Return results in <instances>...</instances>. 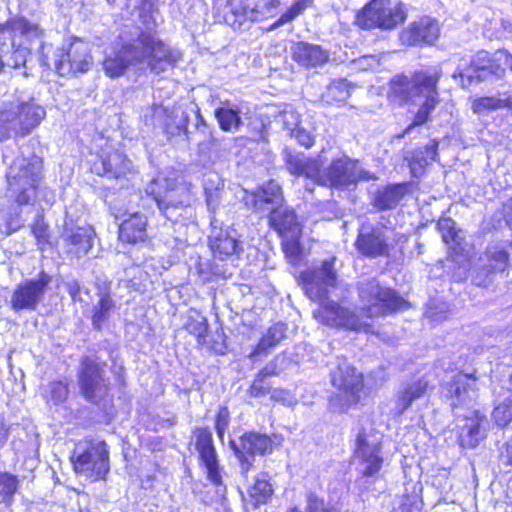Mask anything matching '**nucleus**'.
<instances>
[{"label":"nucleus","mask_w":512,"mask_h":512,"mask_svg":"<svg viewBox=\"0 0 512 512\" xmlns=\"http://www.w3.org/2000/svg\"><path fill=\"white\" fill-rule=\"evenodd\" d=\"M20 34L26 37H38L42 31L37 24L29 22L25 18H14L0 26V34Z\"/></svg>","instance_id":"39"},{"label":"nucleus","mask_w":512,"mask_h":512,"mask_svg":"<svg viewBox=\"0 0 512 512\" xmlns=\"http://www.w3.org/2000/svg\"><path fill=\"white\" fill-rule=\"evenodd\" d=\"M230 413L226 406H221L216 416L215 430L220 439L223 438L229 425Z\"/></svg>","instance_id":"52"},{"label":"nucleus","mask_w":512,"mask_h":512,"mask_svg":"<svg viewBox=\"0 0 512 512\" xmlns=\"http://www.w3.org/2000/svg\"><path fill=\"white\" fill-rule=\"evenodd\" d=\"M313 0H298L295 2L291 8L286 11L276 22L271 25V29H276L286 23L293 21L296 17L301 15L309 5H311Z\"/></svg>","instance_id":"45"},{"label":"nucleus","mask_w":512,"mask_h":512,"mask_svg":"<svg viewBox=\"0 0 512 512\" xmlns=\"http://www.w3.org/2000/svg\"><path fill=\"white\" fill-rule=\"evenodd\" d=\"M292 59L301 67L316 69L329 62L330 52L321 45L299 41L291 47Z\"/></svg>","instance_id":"22"},{"label":"nucleus","mask_w":512,"mask_h":512,"mask_svg":"<svg viewBox=\"0 0 512 512\" xmlns=\"http://www.w3.org/2000/svg\"><path fill=\"white\" fill-rule=\"evenodd\" d=\"M441 70H425L406 74H396L389 82V99L398 105H419L413 122L400 137L410 134L417 127L424 125L431 112L439 104L438 82Z\"/></svg>","instance_id":"3"},{"label":"nucleus","mask_w":512,"mask_h":512,"mask_svg":"<svg viewBox=\"0 0 512 512\" xmlns=\"http://www.w3.org/2000/svg\"><path fill=\"white\" fill-rule=\"evenodd\" d=\"M501 102H503V108H511L512 109V95H509L505 98H501Z\"/></svg>","instance_id":"64"},{"label":"nucleus","mask_w":512,"mask_h":512,"mask_svg":"<svg viewBox=\"0 0 512 512\" xmlns=\"http://www.w3.org/2000/svg\"><path fill=\"white\" fill-rule=\"evenodd\" d=\"M501 459L504 463L512 465V438L503 446L501 450Z\"/></svg>","instance_id":"60"},{"label":"nucleus","mask_w":512,"mask_h":512,"mask_svg":"<svg viewBox=\"0 0 512 512\" xmlns=\"http://www.w3.org/2000/svg\"><path fill=\"white\" fill-rule=\"evenodd\" d=\"M181 56L179 50L165 44L154 33L141 30L123 42L114 56L104 60L103 69L111 78L122 76L130 66L142 72L160 74L173 68Z\"/></svg>","instance_id":"2"},{"label":"nucleus","mask_w":512,"mask_h":512,"mask_svg":"<svg viewBox=\"0 0 512 512\" xmlns=\"http://www.w3.org/2000/svg\"><path fill=\"white\" fill-rule=\"evenodd\" d=\"M330 383L340 395L331 398L330 405L335 411L344 412L352 404H357L363 393V376L346 359L338 358L330 371Z\"/></svg>","instance_id":"8"},{"label":"nucleus","mask_w":512,"mask_h":512,"mask_svg":"<svg viewBox=\"0 0 512 512\" xmlns=\"http://www.w3.org/2000/svg\"><path fill=\"white\" fill-rule=\"evenodd\" d=\"M291 137L295 138L298 143L305 148H310L314 143V138L309 131L300 127L299 125L293 129V132L290 134Z\"/></svg>","instance_id":"55"},{"label":"nucleus","mask_w":512,"mask_h":512,"mask_svg":"<svg viewBox=\"0 0 512 512\" xmlns=\"http://www.w3.org/2000/svg\"><path fill=\"white\" fill-rule=\"evenodd\" d=\"M284 394H286L285 391L283 390H274L272 392V398L275 399V400H283L284 398L282 397Z\"/></svg>","instance_id":"63"},{"label":"nucleus","mask_w":512,"mask_h":512,"mask_svg":"<svg viewBox=\"0 0 512 512\" xmlns=\"http://www.w3.org/2000/svg\"><path fill=\"white\" fill-rule=\"evenodd\" d=\"M269 222L282 237L284 236H300L301 225L297 220L294 210L287 206L272 208L269 214Z\"/></svg>","instance_id":"29"},{"label":"nucleus","mask_w":512,"mask_h":512,"mask_svg":"<svg viewBox=\"0 0 512 512\" xmlns=\"http://www.w3.org/2000/svg\"><path fill=\"white\" fill-rule=\"evenodd\" d=\"M334 260L324 261L319 268L301 274L305 294L319 307L313 311V317L321 324L331 327H343L353 331L368 332L371 325L366 319L384 316L408 307L405 299L391 289L381 286L375 278L357 283L362 315L355 310L328 300L329 291L336 287L337 274Z\"/></svg>","instance_id":"1"},{"label":"nucleus","mask_w":512,"mask_h":512,"mask_svg":"<svg viewBox=\"0 0 512 512\" xmlns=\"http://www.w3.org/2000/svg\"><path fill=\"white\" fill-rule=\"evenodd\" d=\"M119 239L130 244L145 242L147 239V217L138 212L129 214L120 224Z\"/></svg>","instance_id":"28"},{"label":"nucleus","mask_w":512,"mask_h":512,"mask_svg":"<svg viewBox=\"0 0 512 512\" xmlns=\"http://www.w3.org/2000/svg\"><path fill=\"white\" fill-rule=\"evenodd\" d=\"M230 447L239 462L240 473L247 477L256 455H265L272 451L273 442L265 434L256 432L244 433L237 440H230Z\"/></svg>","instance_id":"12"},{"label":"nucleus","mask_w":512,"mask_h":512,"mask_svg":"<svg viewBox=\"0 0 512 512\" xmlns=\"http://www.w3.org/2000/svg\"><path fill=\"white\" fill-rule=\"evenodd\" d=\"M244 201L246 206L253 208L255 211L270 214L272 208L283 205L281 187L277 182L271 180L256 191L247 194Z\"/></svg>","instance_id":"21"},{"label":"nucleus","mask_w":512,"mask_h":512,"mask_svg":"<svg viewBox=\"0 0 512 512\" xmlns=\"http://www.w3.org/2000/svg\"><path fill=\"white\" fill-rule=\"evenodd\" d=\"M94 235L95 232L91 226L69 228L66 225L63 239L67 244L68 252L81 257L92 248Z\"/></svg>","instance_id":"26"},{"label":"nucleus","mask_w":512,"mask_h":512,"mask_svg":"<svg viewBox=\"0 0 512 512\" xmlns=\"http://www.w3.org/2000/svg\"><path fill=\"white\" fill-rule=\"evenodd\" d=\"M439 35V26L436 20L424 17L414 22L402 34V39L409 45H420L433 43Z\"/></svg>","instance_id":"25"},{"label":"nucleus","mask_w":512,"mask_h":512,"mask_svg":"<svg viewBox=\"0 0 512 512\" xmlns=\"http://www.w3.org/2000/svg\"><path fill=\"white\" fill-rule=\"evenodd\" d=\"M407 193V184H390L375 191L372 205L379 211L395 209Z\"/></svg>","instance_id":"30"},{"label":"nucleus","mask_w":512,"mask_h":512,"mask_svg":"<svg viewBox=\"0 0 512 512\" xmlns=\"http://www.w3.org/2000/svg\"><path fill=\"white\" fill-rule=\"evenodd\" d=\"M500 108H503V102H501V98L496 97H481L472 105L474 113H485Z\"/></svg>","instance_id":"49"},{"label":"nucleus","mask_w":512,"mask_h":512,"mask_svg":"<svg viewBox=\"0 0 512 512\" xmlns=\"http://www.w3.org/2000/svg\"><path fill=\"white\" fill-rule=\"evenodd\" d=\"M442 397L455 415L458 409L470 408L477 398L476 378L472 374L457 373L442 384Z\"/></svg>","instance_id":"14"},{"label":"nucleus","mask_w":512,"mask_h":512,"mask_svg":"<svg viewBox=\"0 0 512 512\" xmlns=\"http://www.w3.org/2000/svg\"><path fill=\"white\" fill-rule=\"evenodd\" d=\"M206 203L208 211L210 212V223L212 227H217V225H222L223 222L220 221L216 216V210L219 205V193L217 191H208L206 189Z\"/></svg>","instance_id":"51"},{"label":"nucleus","mask_w":512,"mask_h":512,"mask_svg":"<svg viewBox=\"0 0 512 512\" xmlns=\"http://www.w3.org/2000/svg\"><path fill=\"white\" fill-rule=\"evenodd\" d=\"M381 439L373 429L361 428L356 435L354 456L360 461L361 472L365 476H373L382 467Z\"/></svg>","instance_id":"13"},{"label":"nucleus","mask_w":512,"mask_h":512,"mask_svg":"<svg viewBox=\"0 0 512 512\" xmlns=\"http://www.w3.org/2000/svg\"><path fill=\"white\" fill-rule=\"evenodd\" d=\"M299 237L300 236H284L283 237V250L288 258V260L295 264L300 259V243H299Z\"/></svg>","instance_id":"46"},{"label":"nucleus","mask_w":512,"mask_h":512,"mask_svg":"<svg viewBox=\"0 0 512 512\" xmlns=\"http://www.w3.org/2000/svg\"><path fill=\"white\" fill-rule=\"evenodd\" d=\"M92 170L110 179L126 178L135 173L132 161L118 150H103L99 159L94 162Z\"/></svg>","instance_id":"20"},{"label":"nucleus","mask_w":512,"mask_h":512,"mask_svg":"<svg viewBox=\"0 0 512 512\" xmlns=\"http://www.w3.org/2000/svg\"><path fill=\"white\" fill-rule=\"evenodd\" d=\"M28 54L29 51L26 48L21 46L17 47L9 56L5 55L6 59L4 60V67L7 66L19 69L20 67L25 66Z\"/></svg>","instance_id":"50"},{"label":"nucleus","mask_w":512,"mask_h":512,"mask_svg":"<svg viewBox=\"0 0 512 512\" xmlns=\"http://www.w3.org/2000/svg\"><path fill=\"white\" fill-rule=\"evenodd\" d=\"M504 216L506 222L512 224V198L504 205Z\"/></svg>","instance_id":"61"},{"label":"nucleus","mask_w":512,"mask_h":512,"mask_svg":"<svg viewBox=\"0 0 512 512\" xmlns=\"http://www.w3.org/2000/svg\"><path fill=\"white\" fill-rule=\"evenodd\" d=\"M195 448L200 460L205 466L208 479L217 487L216 493L223 496L226 487L222 481L221 468L213 443L212 433L208 428H196L194 430Z\"/></svg>","instance_id":"16"},{"label":"nucleus","mask_w":512,"mask_h":512,"mask_svg":"<svg viewBox=\"0 0 512 512\" xmlns=\"http://www.w3.org/2000/svg\"><path fill=\"white\" fill-rule=\"evenodd\" d=\"M116 309V302L108 293L99 294L98 301L91 311V323L93 329L103 330Z\"/></svg>","instance_id":"34"},{"label":"nucleus","mask_w":512,"mask_h":512,"mask_svg":"<svg viewBox=\"0 0 512 512\" xmlns=\"http://www.w3.org/2000/svg\"><path fill=\"white\" fill-rule=\"evenodd\" d=\"M68 291H69V294L71 295V297L73 299L76 298L77 294H79L80 292V286L77 282H72V283H69L68 285Z\"/></svg>","instance_id":"62"},{"label":"nucleus","mask_w":512,"mask_h":512,"mask_svg":"<svg viewBox=\"0 0 512 512\" xmlns=\"http://www.w3.org/2000/svg\"><path fill=\"white\" fill-rule=\"evenodd\" d=\"M68 386L62 381H54L48 384L44 392V397L48 402L60 404L68 397Z\"/></svg>","instance_id":"44"},{"label":"nucleus","mask_w":512,"mask_h":512,"mask_svg":"<svg viewBox=\"0 0 512 512\" xmlns=\"http://www.w3.org/2000/svg\"><path fill=\"white\" fill-rule=\"evenodd\" d=\"M214 115L219 127L225 132H235L242 125L241 109L235 104L223 103L215 110Z\"/></svg>","instance_id":"36"},{"label":"nucleus","mask_w":512,"mask_h":512,"mask_svg":"<svg viewBox=\"0 0 512 512\" xmlns=\"http://www.w3.org/2000/svg\"><path fill=\"white\" fill-rule=\"evenodd\" d=\"M429 388L430 381L426 376L403 386L397 393V413L403 414L415 400L422 398Z\"/></svg>","instance_id":"31"},{"label":"nucleus","mask_w":512,"mask_h":512,"mask_svg":"<svg viewBox=\"0 0 512 512\" xmlns=\"http://www.w3.org/2000/svg\"><path fill=\"white\" fill-rule=\"evenodd\" d=\"M188 115L181 112H171L167 114L164 131L169 138L178 137L184 135L186 139H188Z\"/></svg>","instance_id":"40"},{"label":"nucleus","mask_w":512,"mask_h":512,"mask_svg":"<svg viewBox=\"0 0 512 512\" xmlns=\"http://www.w3.org/2000/svg\"><path fill=\"white\" fill-rule=\"evenodd\" d=\"M186 329L190 334H193L197 337V341L199 344L208 345V323L204 316H190L186 322Z\"/></svg>","instance_id":"43"},{"label":"nucleus","mask_w":512,"mask_h":512,"mask_svg":"<svg viewBox=\"0 0 512 512\" xmlns=\"http://www.w3.org/2000/svg\"><path fill=\"white\" fill-rule=\"evenodd\" d=\"M405 19L406 13L401 3H394L391 0H371L357 14L356 23L362 29L391 30L403 23Z\"/></svg>","instance_id":"10"},{"label":"nucleus","mask_w":512,"mask_h":512,"mask_svg":"<svg viewBox=\"0 0 512 512\" xmlns=\"http://www.w3.org/2000/svg\"><path fill=\"white\" fill-rule=\"evenodd\" d=\"M465 63L460 64L456 71L453 73V77H461L462 80L464 78L467 79L468 84L473 83L474 81L482 82L488 79V68L491 60L488 57V53L485 51H480L476 55H474L469 61V67L464 68L467 65V61Z\"/></svg>","instance_id":"27"},{"label":"nucleus","mask_w":512,"mask_h":512,"mask_svg":"<svg viewBox=\"0 0 512 512\" xmlns=\"http://www.w3.org/2000/svg\"><path fill=\"white\" fill-rule=\"evenodd\" d=\"M486 256L489 261L487 269L484 268L477 273L473 281L477 286H488L490 279L482 278V272L488 271L489 273L503 272L509 262V254L500 246L489 247L486 251Z\"/></svg>","instance_id":"32"},{"label":"nucleus","mask_w":512,"mask_h":512,"mask_svg":"<svg viewBox=\"0 0 512 512\" xmlns=\"http://www.w3.org/2000/svg\"><path fill=\"white\" fill-rule=\"evenodd\" d=\"M106 364L85 356L81 359L79 370V387L86 400L98 403L107 396L109 382L105 378Z\"/></svg>","instance_id":"11"},{"label":"nucleus","mask_w":512,"mask_h":512,"mask_svg":"<svg viewBox=\"0 0 512 512\" xmlns=\"http://www.w3.org/2000/svg\"><path fill=\"white\" fill-rule=\"evenodd\" d=\"M91 64L88 45L82 41L71 43L68 49L61 48L54 53V66L60 76L87 72Z\"/></svg>","instance_id":"15"},{"label":"nucleus","mask_w":512,"mask_h":512,"mask_svg":"<svg viewBox=\"0 0 512 512\" xmlns=\"http://www.w3.org/2000/svg\"><path fill=\"white\" fill-rule=\"evenodd\" d=\"M276 365L273 362L267 364L252 382L248 392L251 397H261L268 394L271 390L270 384L266 381L267 377L277 375Z\"/></svg>","instance_id":"42"},{"label":"nucleus","mask_w":512,"mask_h":512,"mask_svg":"<svg viewBox=\"0 0 512 512\" xmlns=\"http://www.w3.org/2000/svg\"><path fill=\"white\" fill-rule=\"evenodd\" d=\"M42 159L32 154L18 156L9 166L7 182L9 190L17 194L19 205L29 204L35 196V189L41 179Z\"/></svg>","instance_id":"7"},{"label":"nucleus","mask_w":512,"mask_h":512,"mask_svg":"<svg viewBox=\"0 0 512 512\" xmlns=\"http://www.w3.org/2000/svg\"><path fill=\"white\" fill-rule=\"evenodd\" d=\"M196 118H197L196 129L198 131L202 132L203 134H206V132H207L208 133V137H209V142H208L209 145H211V146L216 145L217 144V139L213 136L211 131H208L207 122L204 119V117L201 115L199 109H197V111H196Z\"/></svg>","instance_id":"57"},{"label":"nucleus","mask_w":512,"mask_h":512,"mask_svg":"<svg viewBox=\"0 0 512 512\" xmlns=\"http://www.w3.org/2000/svg\"><path fill=\"white\" fill-rule=\"evenodd\" d=\"M17 486L16 477L6 472H0V497L3 501L12 497L17 490Z\"/></svg>","instance_id":"48"},{"label":"nucleus","mask_w":512,"mask_h":512,"mask_svg":"<svg viewBox=\"0 0 512 512\" xmlns=\"http://www.w3.org/2000/svg\"><path fill=\"white\" fill-rule=\"evenodd\" d=\"M495 61L502 67L512 71V55L507 50H498L495 52Z\"/></svg>","instance_id":"58"},{"label":"nucleus","mask_w":512,"mask_h":512,"mask_svg":"<svg viewBox=\"0 0 512 512\" xmlns=\"http://www.w3.org/2000/svg\"><path fill=\"white\" fill-rule=\"evenodd\" d=\"M285 163L288 171L295 176H304L314 184L338 190H347L359 181H369L375 176L363 169L358 160L348 156L332 160L330 165L321 171V163L303 153L285 151Z\"/></svg>","instance_id":"4"},{"label":"nucleus","mask_w":512,"mask_h":512,"mask_svg":"<svg viewBox=\"0 0 512 512\" xmlns=\"http://www.w3.org/2000/svg\"><path fill=\"white\" fill-rule=\"evenodd\" d=\"M51 277L41 272L37 279H30L16 286L12 293L10 305L18 312L21 310H36L38 304L43 300L44 294Z\"/></svg>","instance_id":"17"},{"label":"nucleus","mask_w":512,"mask_h":512,"mask_svg":"<svg viewBox=\"0 0 512 512\" xmlns=\"http://www.w3.org/2000/svg\"><path fill=\"white\" fill-rule=\"evenodd\" d=\"M437 150L438 142L431 140L425 147L413 151L410 158H406L413 176L419 177L423 174L425 167L436 159Z\"/></svg>","instance_id":"35"},{"label":"nucleus","mask_w":512,"mask_h":512,"mask_svg":"<svg viewBox=\"0 0 512 512\" xmlns=\"http://www.w3.org/2000/svg\"><path fill=\"white\" fill-rule=\"evenodd\" d=\"M492 418L498 427H506L512 422V391L508 390L503 398L495 401Z\"/></svg>","instance_id":"41"},{"label":"nucleus","mask_w":512,"mask_h":512,"mask_svg":"<svg viewBox=\"0 0 512 512\" xmlns=\"http://www.w3.org/2000/svg\"><path fill=\"white\" fill-rule=\"evenodd\" d=\"M307 512H328L324 506V501L318 498L314 493L307 496Z\"/></svg>","instance_id":"56"},{"label":"nucleus","mask_w":512,"mask_h":512,"mask_svg":"<svg viewBox=\"0 0 512 512\" xmlns=\"http://www.w3.org/2000/svg\"><path fill=\"white\" fill-rule=\"evenodd\" d=\"M279 118L283 124L284 129L289 131L290 134L293 132V129L299 125L298 114L292 109L284 110L279 115Z\"/></svg>","instance_id":"54"},{"label":"nucleus","mask_w":512,"mask_h":512,"mask_svg":"<svg viewBox=\"0 0 512 512\" xmlns=\"http://www.w3.org/2000/svg\"><path fill=\"white\" fill-rule=\"evenodd\" d=\"M45 116V109L33 97L16 92L0 107V137H24L30 134Z\"/></svg>","instance_id":"5"},{"label":"nucleus","mask_w":512,"mask_h":512,"mask_svg":"<svg viewBox=\"0 0 512 512\" xmlns=\"http://www.w3.org/2000/svg\"><path fill=\"white\" fill-rule=\"evenodd\" d=\"M489 76H494L496 79H501L505 76V67H502L495 61V55L489 64L488 77Z\"/></svg>","instance_id":"59"},{"label":"nucleus","mask_w":512,"mask_h":512,"mask_svg":"<svg viewBox=\"0 0 512 512\" xmlns=\"http://www.w3.org/2000/svg\"><path fill=\"white\" fill-rule=\"evenodd\" d=\"M351 96V87L346 79L332 81L322 93L321 100L327 105L345 103Z\"/></svg>","instance_id":"38"},{"label":"nucleus","mask_w":512,"mask_h":512,"mask_svg":"<svg viewBox=\"0 0 512 512\" xmlns=\"http://www.w3.org/2000/svg\"><path fill=\"white\" fill-rule=\"evenodd\" d=\"M285 331V325L282 323L271 326L260 339L256 348L250 353L249 357L255 359L257 356L267 354L285 337Z\"/></svg>","instance_id":"37"},{"label":"nucleus","mask_w":512,"mask_h":512,"mask_svg":"<svg viewBox=\"0 0 512 512\" xmlns=\"http://www.w3.org/2000/svg\"><path fill=\"white\" fill-rule=\"evenodd\" d=\"M279 5L278 0H237L231 3L232 25L243 22H259L274 16Z\"/></svg>","instance_id":"19"},{"label":"nucleus","mask_w":512,"mask_h":512,"mask_svg":"<svg viewBox=\"0 0 512 512\" xmlns=\"http://www.w3.org/2000/svg\"><path fill=\"white\" fill-rule=\"evenodd\" d=\"M221 226L212 227L209 243L214 256L225 259L238 254L243 248L237 238L236 230L231 228L223 230Z\"/></svg>","instance_id":"24"},{"label":"nucleus","mask_w":512,"mask_h":512,"mask_svg":"<svg viewBox=\"0 0 512 512\" xmlns=\"http://www.w3.org/2000/svg\"><path fill=\"white\" fill-rule=\"evenodd\" d=\"M270 480L271 478L267 473H259L253 485L248 488L247 503L254 509L258 508L260 505L267 504L271 499L274 490Z\"/></svg>","instance_id":"33"},{"label":"nucleus","mask_w":512,"mask_h":512,"mask_svg":"<svg viewBox=\"0 0 512 512\" xmlns=\"http://www.w3.org/2000/svg\"><path fill=\"white\" fill-rule=\"evenodd\" d=\"M32 232L35 238L37 239L39 245H45L48 243V226L47 224L44 223L42 219L36 220V222L32 226Z\"/></svg>","instance_id":"53"},{"label":"nucleus","mask_w":512,"mask_h":512,"mask_svg":"<svg viewBox=\"0 0 512 512\" xmlns=\"http://www.w3.org/2000/svg\"><path fill=\"white\" fill-rule=\"evenodd\" d=\"M389 230L383 226L362 225L355 241L358 252L368 258L386 256L390 251Z\"/></svg>","instance_id":"18"},{"label":"nucleus","mask_w":512,"mask_h":512,"mask_svg":"<svg viewBox=\"0 0 512 512\" xmlns=\"http://www.w3.org/2000/svg\"><path fill=\"white\" fill-rule=\"evenodd\" d=\"M489 425L486 415L478 410L465 416V423L459 434L461 446L470 449L477 447L486 438Z\"/></svg>","instance_id":"23"},{"label":"nucleus","mask_w":512,"mask_h":512,"mask_svg":"<svg viewBox=\"0 0 512 512\" xmlns=\"http://www.w3.org/2000/svg\"><path fill=\"white\" fill-rule=\"evenodd\" d=\"M437 226L446 244L458 243V231L456 230L455 222L451 218L440 219Z\"/></svg>","instance_id":"47"},{"label":"nucleus","mask_w":512,"mask_h":512,"mask_svg":"<svg viewBox=\"0 0 512 512\" xmlns=\"http://www.w3.org/2000/svg\"><path fill=\"white\" fill-rule=\"evenodd\" d=\"M74 469L95 480L102 479L109 472V453L103 441L79 442L71 457Z\"/></svg>","instance_id":"9"},{"label":"nucleus","mask_w":512,"mask_h":512,"mask_svg":"<svg viewBox=\"0 0 512 512\" xmlns=\"http://www.w3.org/2000/svg\"><path fill=\"white\" fill-rule=\"evenodd\" d=\"M145 193L153 198L160 213L172 222H177L182 212L193 201L190 185L177 177L163 174H159L147 184Z\"/></svg>","instance_id":"6"}]
</instances>
